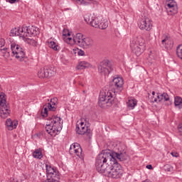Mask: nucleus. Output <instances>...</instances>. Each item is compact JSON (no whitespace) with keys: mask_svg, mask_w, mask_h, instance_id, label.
Here are the masks:
<instances>
[{"mask_svg":"<svg viewBox=\"0 0 182 182\" xmlns=\"http://www.w3.org/2000/svg\"><path fill=\"white\" fill-rule=\"evenodd\" d=\"M33 157H34V159H38L39 160H41V159L43 157L41 149H36L35 151L33 153Z\"/></svg>","mask_w":182,"mask_h":182,"instance_id":"nucleus-29","label":"nucleus"},{"mask_svg":"<svg viewBox=\"0 0 182 182\" xmlns=\"http://www.w3.org/2000/svg\"><path fill=\"white\" fill-rule=\"evenodd\" d=\"M11 49L14 56H15L16 59L19 60V62H23V60L26 59V53L22 46H19L16 43H11Z\"/></svg>","mask_w":182,"mask_h":182,"instance_id":"nucleus-6","label":"nucleus"},{"mask_svg":"<svg viewBox=\"0 0 182 182\" xmlns=\"http://www.w3.org/2000/svg\"><path fill=\"white\" fill-rule=\"evenodd\" d=\"M93 45V40L89 37L84 38L81 44V48H87V46H92Z\"/></svg>","mask_w":182,"mask_h":182,"instance_id":"nucleus-22","label":"nucleus"},{"mask_svg":"<svg viewBox=\"0 0 182 182\" xmlns=\"http://www.w3.org/2000/svg\"><path fill=\"white\" fill-rule=\"evenodd\" d=\"M114 70L113 63L109 60H102L98 65V72L101 75H109Z\"/></svg>","mask_w":182,"mask_h":182,"instance_id":"nucleus-8","label":"nucleus"},{"mask_svg":"<svg viewBox=\"0 0 182 182\" xmlns=\"http://www.w3.org/2000/svg\"><path fill=\"white\" fill-rule=\"evenodd\" d=\"M38 76L40 77V79H44V77H46V71L45 68L43 69H40L38 72Z\"/></svg>","mask_w":182,"mask_h":182,"instance_id":"nucleus-33","label":"nucleus"},{"mask_svg":"<svg viewBox=\"0 0 182 182\" xmlns=\"http://www.w3.org/2000/svg\"><path fill=\"white\" fill-rule=\"evenodd\" d=\"M113 95L112 92L107 91L105 92H100L99 97L98 105L100 107L106 109V107H110L113 105Z\"/></svg>","mask_w":182,"mask_h":182,"instance_id":"nucleus-5","label":"nucleus"},{"mask_svg":"<svg viewBox=\"0 0 182 182\" xmlns=\"http://www.w3.org/2000/svg\"><path fill=\"white\" fill-rule=\"evenodd\" d=\"M166 8L168 15H176V14L178 12V9L177 8V4H176V2L168 3Z\"/></svg>","mask_w":182,"mask_h":182,"instance_id":"nucleus-16","label":"nucleus"},{"mask_svg":"<svg viewBox=\"0 0 182 182\" xmlns=\"http://www.w3.org/2000/svg\"><path fill=\"white\" fill-rule=\"evenodd\" d=\"M72 41H73V38H70V37H68V38H67V39H66L67 43H70V42H72Z\"/></svg>","mask_w":182,"mask_h":182,"instance_id":"nucleus-44","label":"nucleus"},{"mask_svg":"<svg viewBox=\"0 0 182 182\" xmlns=\"http://www.w3.org/2000/svg\"><path fill=\"white\" fill-rule=\"evenodd\" d=\"M162 96H161V93H157L155 96L152 97L151 98V103H154V102H161L162 99H161Z\"/></svg>","mask_w":182,"mask_h":182,"instance_id":"nucleus-27","label":"nucleus"},{"mask_svg":"<svg viewBox=\"0 0 182 182\" xmlns=\"http://www.w3.org/2000/svg\"><path fill=\"white\" fill-rule=\"evenodd\" d=\"M174 105L175 107L182 108V98L181 97L176 96L174 97Z\"/></svg>","mask_w":182,"mask_h":182,"instance_id":"nucleus-25","label":"nucleus"},{"mask_svg":"<svg viewBox=\"0 0 182 182\" xmlns=\"http://www.w3.org/2000/svg\"><path fill=\"white\" fill-rule=\"evenodd\" d=\"M112 85L114 88L119 92L123 90V85H124V81L122 77H115L112 80Z\"/></svg>","mask_w":182,"mask_h":182,"instance_id":"nucleus-14","label":"nucleus"},{"mask_svg":"<svg viewBox=\"0 0 182 182\" xmlns=\"http://www.w3.org/2000/svg\"><path fill=\"white\" fill-rule=\"evenodd\" d=\"M1 50H3L4 51V53H7V56H9L10 55V54H9V49L8 48H3Z\"/></svg>","mask_w":182,"mask_h":182,"instance_id":"nucleus-40","label":"nucleus"},{"mask_svg":"<svg viewBox=\"0 0 182 182\" xmlns=\"http://www.w3.org/2000/svg\"><path fill=\"white\" fill-rule=\"evenodd\" d=\"M117 158H114L108 170L105 174L112 177V178H120L123 176V168L122 165L117 163Z\"/></svg>","mask_w":182,"mask_h":182,"instance_id":"nucleus-4","label":"nucleus"},{"mask_svg":"<svg viewBox=\"0 0 182 182\" xmlns=\"http://www.w3.org/2000/svg\"><path fill=\"white\" fill-rule=\"evenodd\" d=\"M114 159H117L119 161H123V160H124V154L111 151L110 150L102 151V152L97 155L95 160L97 171L101 174H105Z\"/></svg>","mask_w":182,"mask_h":182,"instance_id":"nucleus-1","label":"nucleus"},{"mask_svg":"<svg viewBox=\"0 0 182 182\" xmlns=\"http://www.w3.org/2000/svg\"><path fill=\"white\" fill-rule=\"evenodd\" d=\"M171 154L173 157H177L178 156V153L176 152H171Z\"/></svg>","mask_w":182,"mask_h":182,"instance_id":"nucleus-45","label":"nucleus"},{"mask_svg":"<svg viewBox=\"0 0 182 182\" xmlns=\"http://www.w3.org/2000/svg\"><path fill=\"white\" fill-rule=\"evenodd\" d=\"M46 174H47V180H60V173L59 171L55 168L52 167L50 165L46 166Z\"/></svg>","mask_w":182,"mask_h":182,"instance_id":"nucleus-11","label":"nucleus"},{"mask_svg":"<svg viewBox=\"0 0 182 182\" xmlns=\"http://www.w3.org/2000/svg\"><path fill=\"white\" fill-rule=\"evenodd\" d=\"M178 130L180 134L182 135V124H180L178 126Z\"/></svg>","mask_w":182,"mask_h":182,"instance_id":"nucleus-42","label":"nucleus"},{"mask_svg":"<svg viewBox=\"0 0 182 182\" xmlns=\"http://www.w3.org/2000/svg\"><path fill=\"white\" fill-rule=\"evenodd\" d=\"M46 69V75L47 77H52V76H55L56 73V69L53 66H47L45 67Z\"/></svg>","mask_w":182,"mask_h":182,"instance_id":"nucleus-20","label":"nucleus"},{"mask_svg":"<svg viewBox=\"0 0 182 182\" xmlns=\"http://www.w3.org/2000/svg\"><path fill=\"white\" fill-rule=\"evenodd\" d=\"M84 19L87 23L93 28H99L100 22H102V17H95L92 14L85 15Z\"/></svg>","mask_w":182,"mask_h":182,"instance_id":"nucleus-12","label":"nucleus"},{"mask_svg":"<svg viewBox=\"0 0 182 182\" xmlns=\"http://www.w3.org/2000/svg\"><path fill=\"white\" fill-rule=\"evenodd\" d=\"M85 39V37H83V34L78 33L73 37V42L76 45H78L79 46H82V43L83 42V40Z\"/></svg>","mask_w":182,"mask_h":182,"instance_id":"nucleus-19","label":"nucleus"},{"mask_svg":"<svg viewBox=\"0 0 182 182\" xmlns=\"http://www.w3.org/2000/svg\"><path fill=\"white\" fill-rule=\"evenodd\" d=\"M6 95L4 92L0 94V117L1 119H6L11 114L9 103L6 102Z\"/></svg>","mask_w":182,"mask_h":182,"instance_id":"nucleus-7","label":"nucleus"},{"mask_svg":"<svg viewBox=\"0 0 182 182\" xmlns=\"http://www.w3.org/2000/svg\"><path fill=\"white\" fill-rule=\"evenodd\" d=\"M176 55L182 60V44L178 45L176 48Z\"/></svg>","mask_w":182,"mask_h":182,"instance_id":"nucleus-34","label":"nucleus"},{"mask_svg":"<svg viewBox=\"0 0 182 182\" xmlns=\"http://www.w3.org/2000/svg\"><path fill=\"white\" fill-rule=\"evenodd\" d=\"M41 114L43 117H48V107H46V105L43 106V109L41 111Z\"/></svg>","mask_w":182,"mask_h":182,"instance_id":"nucleus-35","label":"nucleus"},{"mask_svg":"<svg viewBox=\"0 0 182 182\" xmlns=\"http://www.w3.org/2000/svg\"><path fill=\"white\" fill-rule=\"evenodd\" d=\"M49 48L53 49V50H59V46L56 44L55 41H48Z\"/></svg>","mask_w":182,"mask_h":182,"instance_id":"nucleus-31","label":"nucleus"},{"mask_svg":"<svg viewBox=\"0 0 182 182\" xmlns=\"http://www.w3.org/2000/svg\"><path fill=\"white\" fill-rule=\"evenodd\" d=\"M146 168H148V170H153V166H151V165H147V166H146Z\"/></svg>","mask_w":182,"mask_h":182,"instance_id":"nucleus-47","label":"nucleus"},{"mask_svg":"<svg viewBox=\"0 0 182 182\" xmlns=\"http://www.w3.org/2000/svg\"><path fill=\"white\" fill-rule=\"evenodd\" d=\"M127 106L129 107L131 110H133L136 106H137V100L135 99H131L129 100L127 102Z\"/></svg>","mask_w":182,"mask_h":182,"instance_id":"nucleus-23","label":"nucleus"},{"mask_svg":"<svg viewBox=\"0 0 182 182\" xmlns=\"http://www.w3.org/2000/svg\"><path fill=\"white\" fill-rule=\"evenodd\" d=\"M6 126L8 130H14L18 127V121H12L11 119H7L6 120Z\"/></svg>","mask_w":182,"mask_h":182,"instance_id":"nucleus-18","label":"nucleus"},{"mask_svg":"<svg viewBox=\"0 0 182 182\" xmlns=\"http://www.w3.org/2000/svg\"><path fill=\"white\" fill-rule=\"evenodd\" d=\"M108 26L109 23L102 18V21L100 22V25L98 26L99 29H106Z\"/></svg>","mask_w":182,"mask_h":182,"instance_id":"nucleus-32","label":"nucleus"},{"mask_svg":"<svg viewBox=\"0 0 182 182\" xmlns=\"http://www.w3.org/2000/svg\"><path fill=\"white\" fill-rule=\"evenodd\" d=\"M164 168L166 171H173V166H171V165H165Z\"/></svg>","mask_w":182,"mask_h":182,"instance_id":"nucleus-37","label":"nucleus"},{"mask_svg":"<svg viewBox=\"0 0 182 182\" xmlns=\"http://www.w3.org/2000/svg\"><path fill=\"white\" fill-rule=\"evenodd\" d=\"M75 131L77 134L86 136V139H92V136H93L92 130L88 127H86V124L83 122H80V125H76Z\"/></svg>","mask_w":182,"mask_h":182,"instance_id":"nucleus-10","label":"nucleus"},{"mask_svg":"<svg viewBox=\"0 0 182 182\" xmlns=\"http://www.w3.org/2000/svg\"><path fill=\"white\" fill-rule=\"evenodd\" d=\"M139 28L141 31H151L153 28V24L151 23V20L149 18H142L139 23Z\"/></svg>","mask_w":182,"mask_h":182,"instance_id":"nucleus-13","label":"nucleus"},{"mask_svg":"<svg viewBox=\"0 0 182 182\" xmlns=\"http://www.w3.org/2000/svg\"><path fill=\"white\" fill-rule=\"evenodd\" d=\"M87 68H90V63L86 61L80 62L79 65L77 66V68L80 70L87 69Z\"/></svg>","mask_w":182,"mask_h":182,"instance_id":"nucleus-24","label":"nucleus"},{"mask_svg":"<svg viewBox=\"0 0 182 182\" xmlns=\"http://www.w3.org/2000/svg\"><path fill=\"white\" fill-rule=\"evenodd\" d=\"M46 107H48L50 112H55L58 107V97L51 98L50 102L47 104Z\"/></svg>","mask_w":182,"mask_h":182,"instance_id":"nucleus-17","label":"nucleus"},{"mask_svg":"<svg viewBox=\"0 0 182 182\" xmlns=\"http://www.w3.org/2000/svg\"><path fill=\"white\" fill-rule=\"evenodd\" d=\"M152 97H154V96H156V92L154 91L152 92Z\"/></svg>","mask_w":182,"mask_h":182,"instance_id":"nucleus-50","label":"nucleus"},{"mask_svg":"<svg viewBox=\"0 0 182 182\" xmlns=\"http://www.w3.org/2000/svg\"><path fill=\"white\" fill-rule=\"evenodd\" d=\"M161 99L162 100H164V102H168V100H170V97H168L167 93L164 92L161 94Z\"/></svg>","mask_w":182,"mask_h":182,"instance_id":"nucleus-36","label":"nucleus"},{"mask_svg":"<svg viewBox=\"0 0 182 182\" xmlns=\"http://www.w3.org/2000/svg\"><path fill=\"white\" fill-rule=\"evenodd\" d=\"M75 146L77 147V149H75L74 152L78 157L82 156V147H80V144L78 143H75Z\"/></svg>","mask_w":182,"mask_h":182,"instance_id":"nucleus-30","label":"nucleus"},{"mask_svg":"<svg viewBox=\"0 0 182 182\" xmlns=\"http://www.w3.org/2000/svg\"><path fill=\"white\" fill-rule=\"evenodd\" d=\"M132 52L136 56H140L146 50V44L144 38L141 36L134 37L130 44Z\"/></svg>","mask_w":182,"mask_h":182,"instance_id":"nucleus-3","label":"nucleus"},{"mask_svg":"<svg viewBox=\"0 0 182 182\" xmlns=\"http://www.w3.org/2000/svg\"><path fill=\"white\" fill-rule=\"evenodd\" d=\"M161 45L166 49H171L173 48V41L170 36L164 35L161 38Z\"/></svg>","mask_w":182,"mask_h":182,"instance_id":"nucleus-15","label":"nucleus"},{"mask_svg":"<svg viewBox=\"0 0 182 182\" xmlns=\"http://www.w3.org/2000/svg\"><path fill=\"white\" fill-rule=\"evenodd\" d=\"M70 150H72V146H70Z\"/></svg>","mask_w":182,"mask_h":182,"instance_id":"nucleus-51","label":"nucleus"},{"mask_svg":"<svg viewBox=\"0 0 182 182\" xmlns=\"http://www.w3.org/2000/svg\"><path fill=\"white\" fill-rule=\"evenodd\" d=\"M78 5H84V6H87L90 5V3L93 2V0H75Z\"/></svg>","mask_w":182,"mask_h":182,"instance_id":"nucleus-28","label":"nucleus"},{"mask_svg":"<svg viewBox=\"0 0 182 182\" xmlns=\"http://www.w3.org/2000/svg\"><path fill=\"white\" fill-rule=\"evenodd\" d=\"M10 36H20V38H22V27L11 29Z\"/></svg>","mask_w":182,"mask_h":182,"instance_id":"nucleus-21","label":"nucleus"},{"mask_svg":"<svg viewBox=\"0 0 182 182\" xmlns=\"http://www.w3.org/2000/svg\"><path fill=\"white\" fill-rule=\"evenodd\" d=\"M9 2L10 4H16V2H18V0H9Z\"/></svg>","mask_w":182,"mask_h":182,"instance_id":"nucleus-46","label":"nucleus"},{"mask_svg":"<svg viewBox=\"0 0 182 182\" xmlns=\"http://www.w3.org/2000/svg\"><path fill=\"white\" fill-rule=\"evenodd\" d=\"M77 55L79 56H84L85 55V51L82 50H80L78 52H77Z\"/></svg>","mask_w":182,"mask_h":182,"instance_id":"nucleus-41","label":"nucleus"},{"mask_svg":"<svg viewBox=\"0 0 182 182\" xmlns=\"http://www.w3.org/2000/svg\"><path fill=\"white\" fill-rule=\"evenodd\" d=\"M43 182H59V180H53V179H47Z\"/></svg>","mask_w":182,"mask_h":182,"instance_id":"nucleus-43","label":"nucleus"},{"mask_svg":"<svg viewBox=\"0 0 182 182\" xmlns=\"http://www.w3.org/2000/svg\"><path fill=\"white\" fill-rule=\"evenodd\" d=\"M41 31H39V28L35 27L33 26H23L21 27V36L22 38H28L31 36H36V35H39Z\"/></svg>","mask_w":182,"mask_h":182,"instance_id":"nucleus-9","label":"nucleus"},{"mask_svg":"<svg viewBox=\"0 0 182 182\" xmlns=\"http://www.w3.org/2000/svg\"><path fill=\"white\" fill-rule=\"evenodd\" d=\"M63 36H69L70 35V33L69 32V30L63 29Z\"/></svg>","mask_w":182,"mask_h":182,"instance_id":"nucleus-38","label":"nucleus"},{"mask_svg":"<svg viewBox=\"0 0 182 182\" xmlns=\"http://www.w3.org/2000/svg\"><path fill=\"white\" fill-rule=\"evenodd\" d=\"M24 41L26 42L28 45H31V46H37L38 41L33 40V38H29L28 37L22 38Z\"/></svg>","mask_w":182,"mask_h":182,"instance_id":"nucleus-26","label":"nucleus"},{"mask_svg":"<svg viewBox=\"0 0 182 182\" xmlns=\"http://www.w3.org/2000/svg\"><path fill=\"white\" fill-rule=\"evenodd\" d=\"M73 150H74V151H75V150H77V146H75V143H74V144L73 145Z\"/></svg>","mask_w":182,"mask_h":182,"instance_id":"nucleus-49","label":"nucleus"},{"mask_svg":"<svg viewBox=\"0 0 182 182\" xmlns=\"http://www.w3.org/2000/svg\"><path fill=\"white\" fill-rule=\"evenodd\" d=\"M5 46V39L0 38V48Z\"/></svg>","mask_w":182,"mask_h":182,"instance_id":"nucleus-39","label":"nucleus"},{"mask_svg":"<svg viewBox=\"0 0 182 182\" xmlns=\"http://www.w3.org/2000/svg\"><path fill=\"white\" fill-rule=\"evenodd\" d=\"M48 119H50V123L46 125V130L48 134L55 137V136L62 130L63 121H62V119L58 116H53L51 118L49 117Z\"/></svg>","mask_w":182,"mask_h":182,"instance_id":"nucleus-2","label":"nucleus"},{"mask_svg":"<svg viewBox=\"0 0 182 182\" xmlns=\"http://www.w3.org/2000/svg\"><path fill=\"white\" fill-rule=\"evenodd\" d=\"M10 182H18V179H16V178H11Z\"/></svg>","mask_w":182,"mask_h":182,"instance_id":"nucleus-48","label":"nucleus"}]
</instances>
